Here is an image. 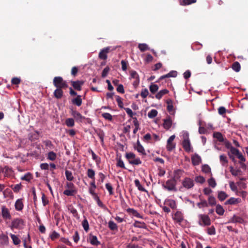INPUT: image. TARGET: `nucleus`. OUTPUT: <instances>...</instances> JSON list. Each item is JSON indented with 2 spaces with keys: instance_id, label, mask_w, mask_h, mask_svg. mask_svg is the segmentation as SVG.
<instances>
[{
  "instance_id": "nucleus-48",
  "label": "nucleus",
  "mask_w": 248,
  "mask_h": 248,
  "mask_svg": "<svg viewBox=\"0 0 248 248\" xmlns=\"http://www.w3.org/2000/svg\"><path fill=\"white\" fill-rule=\"evenodd\" d=\"M208 203L211 206H213L216 204V200L215 198L212 196H210L208 197Z\"/></svg>"
},
{
  "instance_id": "nucleus-58",
  "label": "nucleus",
  "mask_w": 248,
  "mask_h": 248,
  "mask_svg": "<svg viewBox=\"0 0 248 248\" xmlns=\"http://www.w3.org/2000/svg\"><path fill=\"white\" fill-rule=\"evenodd\" d=\"M230 151L232 155H235L236 156H237L240 153V151H239L238 149L232 146L231 147Z\"/></svg>"
},
{
  "instance_id": "nucleus-3",
  "label": "nucleus",
  "mask_w": 248,
  "mask_h": 248,
  "mask_svg": "<svg viewBox=\"0 0 248 248\" xmlns=\"http://www.w3.org/2000/svg\"><path fill=\"white\" fill-rule=\"evenodd\" d=\"M55 87L59 88H66L68 85L66 82L63 80L61 77H56L54 78L53 81Z\"/></svg>"
},
{
  "instance_id": "nucleus-34",
  "label": "nucleus",
  "mask_w": 248,
  "mask_h": 248,
  "mask_svg": "<svg viewBox=\"0 0 248 248\" xmlns=\"http://www.w3.org/2000/svg\"><path fill=\"white\" fill-rule=\"evenodd\" d=\"M65 174L66 178L68 181H72L74 180V177L71 171L68 170H66L65 172Z\"/></svg>"
},
{
  "instance_id": "nucleus-25",
  "label": "nucleus",
  "mask_w": 248,
  "mask_h": 248,
  "mask_svg": "<svg viewBox=\"0 0 248 248\" xmlns=\"http://www.w3.org/2000/svg\"><path fill=\"white\" fill-rule=\"evenodd\" d=\"M168 93L169 91L167 89L162 90L157 93L155 95V97L158 99H160L164 95Z\"/></svg>"
},
{
  "instance_id": "nucleus-62",
  "label": "nucleus",
  "mask_w": 248,
  "mask_h": 248,
  "mask_svg": "<svg viewBox=\"0 0 248 248\" xmlns=\"http://www.w3.org/2000/svg\"><path fill=\"white\" fill-rule=\"evenodd\" d=\"M105 186H106V189L108 190L109 194L110 195H112L113 194V188H112L111 184L109 183H107L106 184Z\"/></svg>"
},
{
  "instance_id": "nucleus-52",
  "label": "nucleus",
  "mask_w": 248,
  "mask_h": 248,
  "mask_svg": "<svg viewBox=\"0 0 248 248\" xmlns=\"http://www.w3.org/2000/svg\"><path fill=\"white\" fill-rule=\"evenodd\" d=\"M209 185L213 188H214L217 186V183L214 178L211 177L208 180Z\"/></svg>"
},
{
  "instance_id": "nucleus-38",
  "label": "nucleus",
  "mask_w": 248,
  "mask_h": 248,
  "mask_svg": "<svg viewBox=\"0 0 248 248\" xmlns=\"http://www.w3.org/2000/svg\"><path fill=\"white\" fill-rule=\"evenodd\" d=\"M56 157H57L56 154L53 151L49 152L48 153L47 159L50 160H51V161L55 160L56 158Z\"/></svg>"
},
{
  "instance_id": "nucleus-10",
  "label": "nucleus",
  "mask_w": 248,
  "mask_h": 248,
  "mask_svg": "<svg viewBox=\"0 0 248 248\" xmlns=\"http://www.w3.org/2000/svg\"><path fill=\"white\" fill-rule=\"evenodd\" d=\"M163 126L166 130H169L172 124V121L170 116H168L166 119H164Z\"/></svg>"
},
{
  "instance_id": "nucleus-7",
  "label": "nucleus",
  "mask_w": 248,
  "mask_h": 248,
  "mask_svg": "<svg viewBox=\"0 0 248 248\" xmlns=\"http://www.w3.org/2000/svg\"><path fill=\"white\" fill-rule=\"evenodd\" d=\"M23 225V221L22 219L19 218H16L14 219L11 225V228L13 229H20L22 228Z\"/></svg>"
},
{
  "instance_id": "nucleus-5",
  "label": "nucleus",
  "mask_w": 248,
  "mask_h": 248,
  "mask_svg": "<svg viewBox=\"0 0 248 248\" xmlns=\"http://www.w3.org/2000/svg\"><path fill=\"white\" fill-rule=\"evenodd\" d=\"M182 184L184 187L188 189L194 186V182L193 179L186 177L182 181Z\"/></svg>"
},
{
  "instance_id": "nucleus-19",
  "label": "nucleus",
  "mask_w": 248,
  "mask_h": 248,
  "mask_svg": "<svg viewBox=\"0 0 248 248\" xmlns=\"http://www.w3.org/2000/svg\"><path fill=\"white\" fill-rule=\"evenodd\" d=\"M15 206L16 210H22L24 206L22 199H20L16 200L15 204Z\"/></svg>"
},
{
  "instance_id": "nucleus-27",
  "label": "nucleus",
  "mask_w": 248,
  "mask_h": 248,
  "mask_svg": "<svg viewBox=\"0 0 248 248\" xmlns=\"http://www.w3.org/2000/svg\"><path fill=\"white\" fill-rule=\"evenodd\" d=\"M213 137L217 139L220 142H223L224 140L222 134L220 132L214 133Z\"/></svg>"
},
{
  "instance_id": "nucleus-60",
  "label": "nucleus",
  "mask_w": 248,
  "mask_h": 248,
  "mask_svg": "<svg viewBox=\"0 0 248 248\" xmlns=\"http://www.w3.org/2000/svg\"><path fill=\"white\" fill-rule=\"evenodd\" d=\"M229 186L231 189L234 192L237 190V187L233 182L231 181L229 182Z\"/></svg>"
},
{
  "instance_id": "nucleus-29",
  "label": "nucleus",
  "mask_w": 248,
  "mask_h": 248,
  "mask_svg": "<svg viewBox=\"0 0 248 248\" xmlns=\"http://www.w3.org/2000/svg\"><path fill=\"white\" fill-rule=\"evenodd\" d=\"M134 183L136 187L140 191H147L145 188L140 184V182L139 180H135Z\"/></svg>"
},
{
  "instance_id": "nucleus-55",
  "label": "nucleus",
  "mask_w": 248,
  "mask_h": 248,
  "mask_svg": "<svg viewBox=\"0 0 248 248\" xmlns=\"http://www.w3.org/2000/svg\"><path fill=\"white\" fill-rule=\"evenodd\" d=\"M43 143L46 147H48L50 149H52L53 148V145L50 140H46L43 141Z\"/></svg>"
},
{
  "instance_id": "nucleus-47",
  "label": "nucleus",
  "mask_w": 248,
  "mask_h": 248,
  "mask_svg": "<svg viewBox=\"0 0 248 248\" xmlns=\"http://www.w3.org/2000/svg\"><path fill=\"white\" fill-rule=\"evenodd\" d=\"M167 110L169 112H171L173 110V106L172 104V102L171 100H168L167 101Z\"/></svg>"
},
{
  "instance_id": "nucleus-56",
  "label": "nucleus",
  "mask_w": 248,
  "mask_h": 248,
  "mask_svg": "<svg viewBox=\"0 0 248 248\" xmlns=\"http://www.w3.org/2000/svg\"><path fill=\"white\" fill-rule=\"evenodd\" d=\"M196 1V0H183L181 4L182 5H187L195 3Z\"/></svg>"
},
{
  "instance_id": "nucleus-45",
  "label": "nucleus",
  "mask_w": 248,
  "mask_h": 248,
  "mask_svg": "<svg viewBox=\"0 0 248 248\" xmlns=\"http://www.w3.org/2000/svg\"><path fill=\"white\" fill-rule=\"evenodd\" d=\"M149 89L152 93H154L158 90V86L156 84H152L149 87Z\"/></svg>"
},
{
  "instance_id": "nucleus-57",
  "label": "nucleus",
  "mask_w": 248,
  "mask_h": 248,
  "mask_svg": "<svg viewBox=\"0 0 248 248\" xmlns=\"http://www.w3.org/2000/svg\"><path fill=\"white\" fill-rule=\"evenodd\" d=\"M116 99L117 102L118 106L120 108H123V102L122 101V98L120 96L117 95L116 96Z\"/></svg>"
},
{
  "instance_id": "nucleus-54",
  "label": "nucleus",
  "mask_w": 248,
  "mask_h": 248,
  "mask_svg": "<svg viewBox=\"0 0 248 248\" xmlns=\"http://www.w3.org/2000/svg\"><path fill=\"white\" fill-rule=\"evenodd\" d=\"M108 227L111 230H115L117 229V226L115 223L113 221H109L108 222Z\"/></svg>"
},
{
  "instance_id": "nucleus-32",
  "label": "nucleus",
  "mask_w": 248,
  "mask_h": 248,
  "mask_svg": "<svg viewBox=\"0 0 248 248\" xmlns=\"http://www.w3.org/2000/svg\"><path fill=\"white\" fill-rule=\"evenodd\" d=\"M76 193L77 190L76 189H65L63 191V194L68 196H74Z\"/></svg>"
},
{
  "instance_id": "nucleus-23",
  "label": "nucleus",
  "mask_w": 248,
  "mask_h": 248,
  "mask_svg": "<svg viewBox=\"0 0 248 248\" xmlns=\"http://www.w3.org/2000/svg\"><path fill=\"white\" fill-rule=\"evenodd\" d=\"M231 222L232 223H243L244 222V220L242 217H240L233 215V216L231 218Z\"/></svg>"
},
{
  "instance_id": "nucleus-24",
  "label": "nucleus",
  "mask_w": 248,
  "mask_h": 248,
  "mask_svg": "<svg viewBox=\"0 0 248 248\" xmlns=\"http://www.w3.org/2000/svg\"><path fill=\"white\" fill-rule=\"evenodd\" d=\"M72 102L73 104L76 105L79 107L82 104V99L80 95H78L76 98H74L72 100Z\"/></svg>"
},
{
  "instance_id": "nucleus-16",
  "label": "nucleus",
  "mask_w": 248,
  "mask_h": 248,
  "mask_svg": "<svg viewBox=\"0 0 248 248\" xmlns=\"http://www.w3.org/2000/svg\"><path fill=\"white\" fill-rule=\"evenodd\" d=\"M71 82L72 85L75 89L78 91L81 90V86L84 84V82L83 81H72Z\"/></svg>"
},
{
  "instance_id": "nucleus-8",
  "label": "nucleus",
  "mask_w": 248,
  "mask_h": 248,
  "mask_svg": "<svg viewBox=\"0 0 248 248\" xmlns=\"http://www.w3.org/2000/svg\"><path fill=\"white\" fill-rule=\"evenodd\" d=\"M175 137V135H172L167 140V149L169 151H172L175 147V144L173 143Z\"/></svg>"
},
{
  "instance_id": "nucleus-43",
  "label": "nucleus",
  "mask_w": 248,
  "mask_h": 248,
  "mask_svg": "<svg viewBox=\"0 0 248 248\" xmlns=\"http://www.w3.org/2000/svg\"><path fill=\"white\" fill-rule=\"evenodd\" d=\"M207 232L209 235H215L216 233L215 227L214 226H212L207 229Z\"/></svg>"
},
{
  "instance_id": "nucleus-22",
  "label": "nucleus",
  "mask_w": 248,
  "mask_h": 248,
  "mask_svg": "<svg viewBox=\"0 0 248 248\" xmlns=\"http://www.w3.org/2000/svg\"><path fill=\"white\" fill-rule=\"evenodd\" d=\"M62 88H57L54 92V96L57 99L62 98L63 95V92L62 90Z\"/></svg>"
},
{
  "instance_id": "nucleus-59",
  "label": "nucleus",
  "mask_w": 248,
  "mask_h": 248,
  "mask_svg": "<svg viewBox=\"0 0 248 248\" xmlns=\"http://www.w3.org/2000/svg\"><path fill=\"white\" fill-rule=\"evenodd\" d=\"M102 117L106 120L111 121L112 119V115L109 113H104L102 114Z\"/></svg>"
},
{
  "instance_id": "nucleus-13",
  "label": "nucleus",
  "mask_w": 248,
  "mask_h": 248,
  "mask_svg": "<svg viewBox=\"0 0 248 248\" xmlns=\"http://www.w3.org/2000/svg\"><path fill=\"white\" fill-rule=\"evenodd\" d=\"M241 200L239 198L232 197L225 202V205H235L240 203Z\"/></svg>"
},
{
  "instance_id": "nucleus-49",
  "label": "nucleus",
  "mask_w": 248,
  "mask_h": 248,
  "mask_svg": "<svg viewBox=\"0 0 248 248\" xmlns=\"http://www.w3.org/2000/svg\"><path fill=\"white\" fill-rule=\"evenodd\" d=\"M117 164L116 165L117 167L123 168V169H126L125 167L124 164V161L121 159V157L117 159Z\"/></svg>"
},
{
  "instance_id": "nucleus-41",
  "label": "nucleus",
  "mask_w": 248,
  "mask_h": 248,
  "mask_svg": "<svg viewBox=\"0 0 248 248\" xmlns=\"http://www.w3.org/2000/svg\"><path fill=\"white\" fill-rule=\"evenodd\" d=\"M65 124L68 127H73L75 125V122L73 118H68L65 120Z\"/></svg>"
},
{
  "instance_id": "nucleus-15",
  "label": "nucleus",
  "mask_w": 248,
  "mask_h": 248,
  "mask_svg": "<svg viewBox=\"0 0 248 248\" xmlns=\"http://www.w3.org/2000/svg\"><path fill=\"white\" fill-rule=\"evenodd\" d=\"M173 219L177 222H181L184 219V217L182 213L180 211H177L173 217Z\"/></svg>"
},
{
  "instance_id": "nucleus-53",
  "label": "nucleus",
  "mask_w": 248,
  "mask_h": 248,
  "mask_svg": "<svg viewBox=\"0 0 248 248\" xmlns=\"http://www.w3.org/2000/svg\"><path fill=\"white\" fill-rule=\"evenodd\" d=\"M195 181L197 183H199L200 184H203V183H204L205 182V179L203 176H198L195 177Z\"/></svg>"
},
{
  "instance_id": "nucleus-18",
  "label": "nucleus",
  "mask_w": 248,
  "mask_h": 248,
  "mask_svg": "<svg viewBox=\"0 0 248 248\" xmlns=\"http://www.w3.org/2000/svg\"><path fill=\"white\" fill-rule=\"evenodd\" d=\"M182 145L186 152H190L191 151L190 140L187 141H183Z\"/></svg>"
},
{
  "instance_id": "nucleus-9",
  "label": "nucleus",
  "mask_w": 248,
  "mask_h": 248,
  "mask_svg": "<svg viewBox=\"0 0 248 248\" xmlns=\"http://www.w3.org/2000/svg\"><path fill=\"white\" fill-rule=\"evenodd\" d=\"M110 50V47H106L101 49L99 53L98 57L101 60H106L107 58V54Z\"/></svg>"
},
{
  "instance_id": "nucleus-36",
  "label": "nucleus",
  "mask_w": 248,
  "mask_h": 248,
  "mask_svg": "<svg viewBox=\"0 0 248 248\" xmlns=\"http://www.w3.org/2000/svg\"><path fill=\"white\" fill-rule=\"evenodd\" d=\"M202 172L205 173H211V168L209 165L205 164L203 165L202 167Z\"/></svg>"
},
{
  "instance_id": "nucleus-33",
  "label": "nucleus",
  "mask_w": 248,
  "mask_h": 248,
  "mask_svg": "<svg viewBox=\"0 0 248 248\" xmlns=\"http://www.w3.org/2000/svg\"><path fill=\"white\" fill-rule=\"evenodd\" d=\"M232 68L234 71L238 72L241 68L240 64L238 62H235L232 64Z\"/></svg>"
},
{
  "instance_id": "nucleus-37",
  "label": "nucleus",
  "mask_w": 248,
  "mask_h": 248,
  "mask_svg": "<svg viewBox=\"0 0 248 248\" xmlns=\"http://www.w3.org/2000/svg\"><path fill=\"white\" fill-rule=\"evenodd\" d=\"M138 48L142 52H143L146 50L150 49V48L146 44L144 43L140 44L138 46Z\"/></svg>"
},
{
  "instance_id": "nucleus-6",
  "label": "nucleus",
  "mask_w": 248,
  "mask_h": 248,
  "mask_svg": "<svg viewBox=\"0 0 248 248\" xmlns=\"http://www.w3.org/2000/svg\"><path fill=\"white\" fill-rule=\"evenodd\" d=\"M1 216L5 220H10L12 218L10 211L5 206L1 207Z\"/></svg>"
},
{
  "instance_id": "nucleus-21",
  "label": "nucleus",
  "mask_w": 248,
  "mask_h": 248,
  "mask_svg": "<svg viewBox=\"0 0 248 248\" xmlns=\"http://www.w3.org/2000/svg\"><path fill=\"white\" fill-rule=\"evenodd\" d=\"M95 133L99 138L101 142V144L103 145L104 144V138L105 136V133L104 131L101 129H98L95 131Z\"/></svg>"
},
{
  "instance_id": "nucleus-46",
  "label": "nucleus",
  "mask_w": 248,
  "mask_h": 248,
  "mask_svg": "<svg viewBox=\"0 0 248 248\" xmlns=\"http://www.w3.org/2000/svg\"><path fill=\"white\" fill-rule=\"evenodd\" d=\"M197 206L199 208H202V207H207L208 203L205 200H201V202H198L197 203Z\"/></svg>"
},
{
  "instance_id": "nucleus-35",
  "label": "nucleus",
  "mask_w": 248,
  "mask_h": 248,
  "mask_svg": "<svg viewBox=\"0 0 248 248\" xmlns=\"http://www.w3.org/2000/svg\"><path fill=\"white\" fill-rule=\"evenodd\" d=\"M87 176L92 180H95V171L92 169L87 170Z\"/></svg>"
},
{
  "instance_id": "nucleus-2",
  "label": "nucleus",
  "mask_w": 248,
  "mask_h": 248,
  "mask_svg": "<svg viewBox=\"0 0 248 248\" xmlns=\"http://www.w3.org/2000/svg\"><path fill=\"white\" fill-rule=\"evenodd\" d=\"M125 157L129 164L133 165H139L141 164V161L139 157H136V155L132 153H127L125 154Z\"/></svg>"
},
{
  "instance_id": "nucleus-63",
  "label": "nucleus",
  "mask_w": 248,
  "mask_h": 248,
  "mask_svg": "<svg viewBox=\"0 0 248 248\" xmlns=\"http://www.w3.org/2000/svg\"><path fill=\"white\" fill-rule=\"evenodd\" d=\"M130 77L131 78L137 79L139 78V76L136 71L132 70L130 71Z\"/></svg>"
},
{
  "instance_id": "nucleus-50",
  "label": "nucleus",
  "mask_w": 248,
  "mask_h": 248,
  "mask_svg": "<svg viewBox=\"0 0 248 248\" xmlns=\"http://www.w3.org/2000/svg\"><path fill=\"white\" fill-rule=\"evenodd\" d=\"M31 179V175L30 173L28 172L25 174L24 176L21 177V179L22 180L30 181Z\"/></svg>"
},
{
  "instance_id": "nucleus-40",
  "label": "nucleus",
  "mask_w": 248,
  "mask_h": 248,
  "mask_svg": "<svg viewBox=\"0 0 248 248\" xmlns=\"http://www.w3.org/2000/svg\"><path fill=\"white\" fill-rule=\"evenodd\" d=\"M230 172L232 174L233 176H237L239 174V173L241 172L240 170L239 169H234L232 166L230 167Z\"/></svg>"
},
{
  "instance_id": "nucleus-44",
  "label": "nucleus",
  "mask_w": 248,
  "mask_h": 248,
  "mask_svg": "<svg viewBox=\"0 0 248 248\" xmlns=\"http://www.w3.org/2000/svg\"><path fill=\"white\" fill-rule=\"evenodd\" d=\"M137 151L142 154H145V150L143 147L140 144V142L138 141L137 146L136 147Z\"/></svg>"
},
{
  "instance_id": "nucleus-42",
  "label": "nucleus",
  "mask_w": 248,
  "mask_h": 248,
  "mask_svg": "<svg viewBox=\"0 0 248 248\" xmlns=\"http://www.w3.org/2000/svg\"><path fill=\"white\" fill-rule=\"evenodd\" d=\"M89 152L91 153L93 159L95 160L97 164H99L100 162V159L98 158V156L94 152L92 149H90L89 150Z\"/></svg>"
},
{
  "instance_id": "nucleus-26",
  "label": "nucleus",
  "mask_w": 248,
  "mask_h": 248,
  "mask_svg": "<svg viewBox=\"0 0 248 248\" xmlns=\"http://www.w3.org/2000/svg\"><path fill=\"white\" fill-rule=\"evenodd\" d=\"M216 212L218 215L222 216L224 214L225 211L221 205L217 204L216 205Z\"/></svg>"
},
{
  "instance_id": "nucleus-39",
  "label": "nucleus",
  "mask_w": 248,
  "mask_h": 248,
  "mask_svg": "<svg viewBox=\"0 0 248 248\" xmlns=\"http://www.w3.org/2000/svg\"><path fill=\"white\" fill-rule=\"evenodd\" d=\"M157 113L156 110L153 109L148 112V117L149 118H154L157 116Z\"/></svg>"
},
{
  "instance_id": "nucleus-30",
  "label": "nucleus",
  "mask_w": 248,
  "mask_h": 248,
  "mask_svg": "<svg viewBox=\"0 0 248 248\" xmlns=\"http://www.w3.org/2000/svg\"><path fill=\"white\" fill-rule=\"evenodd\" d=\"M220 162L222 166H226L228 163V159L224 155H221L219 156Z\"/></svg>"
},
{
  "instance_id": "nucleus-1",
  "label": "nucleus",
  "mask_w": 248,
  "mask_h": 248,
  "mask_svg": "<svg viewBox=\"0 0 248 248\" xmlns=\"http://www.w3.org/2000/svg\"><path fill=\"white\" fill-rule=\"evenodd\" d=\"M198 224L202 227H205L210 225L211 223V219L208 215L206 214H199L198 215Z\"/></svg>"
},
{
  "instance_id": "nucleus-14",
  "label": "nucleus",
  "mask_w": 248,
  "mask_h": 248,
  "mask_svg": "<svg viewBox=\"0 0 248 248\" xmlns=\"http://www.w3.org/2000/svg\"><path fill=\"white\" fill-rule=\"evenodd\" d=\"M88 240L92 245L98 246L100 244V242L98 241L97 237L92 234L89 235Z\"/></svg>"
},
{
  "instance_id": "nucleus-61",
  "label": "nucleus",
  "mask_w": 248,
  "mask_h": 248,
  "mask_svg": "<svg viewBox=\"0 0 248 248\" xmlns=\"http://www.w3.org/2000/svg\"><path fill=\"white\" fill-rule=\"evenodd\" d=\"M70 212L73 214V216L75 217H77L78 216V211L76 209L74 208L73 207H70L68 208Z\"/></svg>"
},
{
  "instance_id": "nucleus-11",
  "label": "nucleus",
  "mask_w": 248,
  "mask_h": 248,
  "mask_svg": "<svg viewBox=\"0 0 248 248\" xmlns=\"http://www.w3.org/2000/svg\"><path fill=\"white\" fill-rule=\"evenodd\" d=\"M191 161L192 164L194 166H197L201 163L202 161V158L201 156H199L198 154H195L191 157Z\"/></svg>"
},
{
  "instance_id": "nucleus-31",
  "label": "nucleus",
  "mask_w": 248,
  "mask_h": 248,
  "mask_svg": "<svg viewBox=\"0 0 248 248\" xmlns=\"http://www.w3.org/2000/svg\"><path fill=\"white\" fill-rule=\"evenodd\" d=\"M127 212L129 213L132 214L135 217H136L139 218H142V217L140 216V214L138 212V211L133 208H128L127 210Z\"/></svg>"
},
{
  "instance_id": "nucleus-4",
  "label": "nucleus",
  "mask_w": 248,
  "mask_h": 248,
  "mask_svg": "<svg viewBox=\"0 0 248 248\" xmlns=\"http://www.w3.org/2000/svg\"><path fill=\"white\" fill-rule=\"evenodd\" d=\"M162 186L164 188L168 191H176L177 190L176 188V181L174 179H170L167 180L165 184H162Z\"/></svg>"
},
{
  "instance_id": "nucleus-51",
  "label": "nucleus",
  "mask_w": 248,
  "mask_h": 248,
  "mask_svg": "<svg viewBox=\"0 0 248 248\" xmlns=\"http://www.w3.org/2000/svg\"><path fill=\"white\" fill-rule=\"evenodd\" d=\"M82 227L86 232H87L89 229L88 221L87 219H84L82 223Z\"/></svg>"
},
{
  "instance_id": "nucleus-20",
  "label": "nucleus",
  "mask_w": 248,
  "mask_h": 248,
  "mask_svg": "<svg viewBox=\"0 0 248 248\" xmlns=\"http://www.w3.org/2000/svg\"><path fill=\"white\" fill-rule=\"evenodd\" d=\"M217 193V198L220 201H224L228 197V195L224 191H219Z\"/></svg>"
},
{
  "instance_id": "nucleus-64",
  "label": "nucleus",
  "mask_w": 248,
  "mask_h": 248,
  "mask_svg": "<svg viewBox=\"0 0 248 248\" xmlns=\"http://www.w3.org/2000/svg\"><path fill=\"white\" fill-rule=\"evenodd\" d=\"M149 94V92H148V90L145 88L144 89H142L141 92V93H140V95L143 98H146Z\"/></svg>"
},
{
  "instance_id": "nucleus-28",
  "label": "nucleus",
  "mask_w": 248,
  "mask_h": 248,
  "mask_svg": "<svg viewBox=\"0 0 248 248\" xmlns=\"http://www.w3.org/2000/svg\"><path fill=\"white\" fill-rule=\"evenodd\" d=\"M10 236H11V238L13 240V243L15 245H17L20 243L21 241L16 235L10 233Z\"/></svg>"
},
{
  "instance_id": "nucleus-17",
  "label": "nucleus",
  "mask_w": 248,
  "mask_h": 248,
  "mask_svg": "<svg viewBox=\"0 0 248 248\" xmlns=\"http://www.w3.org/2000/svg\"><path fill=\"white\" fill-rule=\"evenodd\" d=\"M164 203L170 206L172 209H175L177 207L176 202L173 200L166 199Z\"/></svg>"
},
{
  "instance_id": "nucleus-12",
  "label": "nucleus",
  "mask_w": 248,
  "mask_h": 248,
  "mask_svg": "<svg viewBox=\"0 0 248 248\" xmlns=\"http://www.w3.org/2000/svg\"><path fill=\"white\" fill-rule=\"evenodd\" d=\"M71 114L77 122H81L83 120L85 119V117L77 111H72Z\"/></svg>"
}]
</instances>
